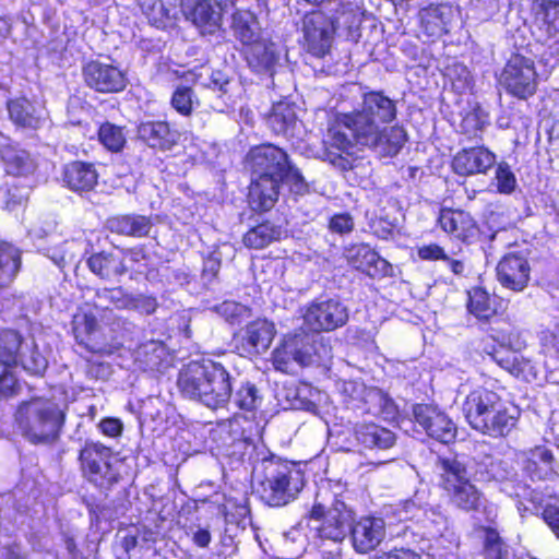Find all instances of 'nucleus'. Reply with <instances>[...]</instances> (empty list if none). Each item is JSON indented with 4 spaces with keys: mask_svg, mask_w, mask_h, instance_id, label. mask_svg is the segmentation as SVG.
Segmentation results:
<instances>
[{
    "mask_svg": "<svg viewBox=\"0 0 559 559\" xmlns=\"http://www.w3.org/2000/svg\"><path fill=\"white\" fill-rule=\"evenodd\" d=\"M521 469L532 481L555 480L559 477L554 453L545 445H535L523 452Z\"/></svg>",
    "mask_w": 559,
    "mask_h": 559,
    "instance_id": "obj_22",
    "label": "nucleus"
},
{
    "mask_svg": "<svg viewBox=\"0 0 559 559\" xmlns=\"http://www.w3.org/2000/svg\"><path fill=\"white\" fill-rule=\"evenodd\" d=\"M417 255L424 261H443L448 260V254L443 247L436 242L423 245L417 248Z\"/></svg>",
    "mask_w": 559,
    "mask_h": 559,
    "instance_id": "obj_54",
    "label": "nucleus"
},
{
    "mask_svg": "<svg viewBox=\"0 0 559 559\" xmlns=\"http://www.w3.org/2000/svg\"><path fill=\"white\" fill-rule=\"evenodd\" d=\"M0 162L4 173L13 177H25L36 168L32 154L11 139L0 144Z\"/></svg>",
    "mask_w": 559,
    "mask_h": 559,
    "instance_id": "obj_25",
    "label": "nucleus"
},
{
    "mask_svg": "<svg viewBox=\"0 0 559 559\" xmlns=\"http://www.w3.org/2000/svg\"><path fill=\"white\" fill-rule=\"evenodd\" d=\"M518 509L522 515L530 513L543 520L546 526L559 539V506L545 503L542 492L531 490L530 493L519 502Z\"/></svg>",
    "mask_w": 559,
    "mask_h": 559,
    "instance_id": "obj_27",
    "label": "nucleus"
},
{
    "mask_svg": "<svg viewBox=\"0 0 559 559\" xmlns=\"http://www.w3.org/2000/svg\"><path fill=\"white\" fill-rule=\"evenodd\" d=\"M371 559H423V557L412 548L393 547L390 550L374 555Z\"/></svg>",
    "mask_w": 559,
    "mask_h": 559,
    "instance_id": "obj_55",
    "label": "nucleus"
},
{
    "mask_svg": "<svg viewBox=\"0 0 559 559\" xmlns=\"http://www.w3.org/2000/svg\"><path fill=\"white\" fill-rule=\"evenodd\" d=\"M99 430L103 435L116 438L121 436L123 431V424L119 418L116 417H105L98 424Z\"/></svg>",
    "mask_w": 559,
    "mask_h": 559,
    "instance_id": "obj_57",
    "label": "nucleus"
},
{
    "mask_svg": "<svg viewBox=\"0 0 559 559\" xmlns=\"http://www.w3.org/2000/svg\"><path fill=\"white\" fill-rule=\"evenodd\" d=\"M9 120L16 129L37 130L43 120L34 103L24 95L10 97L5 102Z\"/></svg>",
    "mask_w": 559,
    "mask_h": 559,
    "instance_id": "obj_29",
    "label": "nucleus"
},
{
    "mask_svg": "<svg viewBox=\"0 0 559 559\" xmlns=\"http://www.w3.org/2000/svg\"><path fill=\"white\" fill-rule=\"evenodd\" d=\"M275 336L274 322L258 317L234 334L235 348L243 357L259 356L271 347Z\"/></svg>",
    "mask_w": 559,
    "mask_h": 559,
    "instance_id": "obj_16",
    "label": "nucleus"
},
{
    "mask_svg": "<svg viewBox=\"0 0 559 559\" xmlns=\"http://www.w3.org/2000/svg\"><path fill=\"white\" fill-rule=\"evenodd\" d=\"M287 230L270 219H264L249 228L242 236V243L248 249L261 250L273 242L286 238Z\"/></svg>",
    "mask_w": 559,
    "mask_h": 559,
    "instance_id": "obj_32",
    "label": "nucleus"
},
{
    "mask_svg": "<svg viewBox=\"0 0 559 559\" xmlns=\"http://www.w3.org/2000/svg\"><path fill=\"white\" fill-rule=\"evenodd\" d=\"M497 156L484 145L459 150L451 160L452 171L461 177L486 175L496 164Z\"/></svg>",
    "mask_w": 559,
    "mask_h": 559,
    "instance_id": "obj_21",
    "label": "nucleus"
},
{
    "mask_svg": "<svg viewBox=\"0 0 559 559\" xmlns=\"http://www.w3.org/2000/svg\"><path fill=\"white\" fill-rule=\"evenodd\" d=\"M437 225L451 239L464 245L477 242L481 229L475 217L463 209L442 206L437 216Z\"/></svg>",
    "mask_w": 559,
    "mask_h": 559,
    "instance_id": "obj_17",
    "label": "nucleus"
},
{
    "mask_svg": "<svg viewBox=\"0 0 559 559\" xmlns=\"http://www.w3.org/2000/svg\"><path fill=\"white\" fill-rule=\"evenodd\" d=\"M355 439L366 449L386 450L395 444L396 436L376 423H361L354 429Z\"/></svg>",
    "mask_w": 559,
    "mask_h": 559,
    "instance_id": "obj_33",
    "label": "nucleus"
},
{
    "mask_svg": "<svg viewBox=\"0 0 559 559\" xmlns=\"http://www.w3.org/2000/svg\"><path fill=\"white\" fill-rule=\"evenodd\" d=\"M443 4H430L419 12L423 33L431 40L439 39L449 33V19Z\"/></svg>",
    "mask_w": 559,
    "mask_h": 559,
    "instance_id": "obj_36",
    "label": "nucleus"
},
{
    "mask_svg": "<svg viewBox=\"0 0 559 559\" xmlns=\"http://www.w3.org/2000/svg\"><path fill=\"white\" fill-rule=\"evenodd\" d=\"M71 330L76 344L86 353L80 355L85 362L86 377L94 380L107 379L111 366L104 358L112 355L117 347L100 332L96 316L91 311H78L72 317Z\"/></svg>",
    "mask_w": 559,
    "mask_h": 559,
    "instance_id": "obj_7",
    "label": "nucleus"
},
{
    "mask_svg": "<svg viewBox=\"0 0 559 559\" xmlns=\"http://www.w3.org/2000/svg\"><path fill=\"white\" fill-rule=\"evenodd\" d=\"M296 106L289 102H278L272 106L269 124L275 133H286L296 123Z\"/></svg>",
    "mask_w": 559,
    "mask_h": 559,
    "instance_id": "obj_42",
    "label": "nucleus"
},
{
    "mask_svg": "<svg viewBox=\"0 0 559 559\" xmlns=\"http://www.w3.org/2000/svg\"><path fill=\"white\" fill-rule=\"evenodd\" d=\"M22 267V252L13 243L0 240V292L10 287Z\"/></svg>",
    "mask_w": 559,
    "mask_h": 559,
    "instance_id": "obj_37",
    "label": "nucleus"
},
{
    "mask_svg": "<svg viewBox=\"0 0 559 559\" xmlns=\"http://www.w3.org/2000/svg\"><path fill=\"white\" fill-rule=\"evenodd\" d=\"M280 183L285 185L289 192L297 197H304L310 193V186L306 181L301 171L290 162L283 174L280 176Z\"/></svg>",
    "mask_w": 559,
    "mask_h": 559,
    "instance_id": "obj_47",
    "label": "nucleus"
},
{
    "mask_svg": "<svg viewBox=\"0 0 559 559\" xmlns=\"http://www.w3.org/2000/svg\"><path fill=\"white\" fill-rule=\"evenodd\" d=\"M214 310L231 325L240 324L243 319L251 316V309L248 306L234 300H224L216 305Z\"/></svg>",
    "mask_w": 559,
    "mask_h": 559,
    "instance_id": "obj_49",
    "label": "nucleus"
},
{
    "mask_svg": "<svg viewBox=\"0 0 559 559\" xmlns=\"http://www.w3.org/2000/svg\"><path fill=\"white\" fill-rule=\"evenodd\" d=\"M85 85L100 94H117L128 86L127 72L112 62L91 59L82 66Z\"/></svg>",
    "mask_w": 559,
    "mask_h": 559,
    "instance_id": "obj_15",
    "label": "nucleus"
},
{
    "mask_svg": "<svg viewBox=\"0 0 559 559\" xmlns=\"http://www.w3.org/2000/svg\"><path fill=\"white\" fill-rule=\"evenodd\" d=\"M121 547L127 551H131L138 545V536L134 534H127L121 539Z\"/></svg>",
    "mask_w": 559,
    "mask_h": 559,
    "instance_id": "obj_64",
    "label": "nucleus"
},
{
    "mask_svg": "<svg viewBox=\"0 0 559 559\" xmlns=\"http://www.w3.org/2000/svg\"><path fill=\"white\" fill-rule=\"evenodd\" d=\"M255 23L257 20L254 16L248 20L242 15H234L231 29L235 37L242 44L243 47L262 38L260 32L254 27Z\"/></svg>",
    "mask_w": 559,
    "mask_h": 559,
    "instance_id": "obj_48",
    "label": "nucleus"
},
{
    "mask_svg": "<svg viewBox=\"0 0 559 559\" xmlns=\"http://www.w3.org/2000/svg\"><path fill=\"white\" fill-rule=\"evenodd\" d=\"M241 53L248 67L258 74L273 71L277 62V55L272 44L263 38L242 47Z\"/></svg>",
    "mask_w": 559,
    "mask_h": 559,
    "instance_id": "obj_34",
    "label": "nucleus"
},
{
    "mask_svg": "<svg viewBox=\"0 0 559 559\" xmlns=\"http://www.w3.org/2000/svg\"><path fill=\"white\" fill-rule=\"evenodd\" d=\"M396 118V102L384 91H365L352 110L334 114L328 128L325 159L346 173L354 168L349 156L355 146L379 151L385 157L397 155L407 141V132L402 126L392 124Z\"/></svg>",
    "mask_w": 559,
    "mask_h": 559,
    "instance_id": "obj_1",
    "label": "nucleus"
},
{
    "mask_svg": "<svg viewBox=\"0 0 559 559\" xmlns=\"http://www.w3.org/2000/svg\"><path fill=\"white\" fill-rule=\"evenodd\" d=\"M213 11L206 1H198L191 11L195 23L206 24L212 17Z\"/></svg>",
    "mask_w": 559,
    "mask_h": 559,
    "instance_id": "obj_59",
    "label": "nucleus"
},
{
    "mask_svg": "<svg viewBox=\"0 0 559 559\" xmlns=\"http://www.w3.org/2000/svg\"><path fill=\"white\" fill-rule=\"evenodd\" d=\"M23 343L24 337L19 331L10 328L0 329V361L20 365Z\"/></svg>",
    "mask_w": 559,
    "mask_h": 559,
    "instance_id": "obj_41",
    "label": "nucleus"
},
{
    "mask_svg": "<svg viewBox=\"0 0 559 559\" xmlns=\"http://www.w3.org/2000/svg\"><path fill=\"white\" fill-rule=\"evenodd\" d=\"M304 38L307 51L316 58H324L331 50L338 21L320 9L305 14Z\"/></svg>",
    "mask_w": 559,
    "mask_h": 559,
    "instance_id": "obj_12",
    "label": "nucleus"
},
{
    "mask_svg": "<svg viewBox=\"0 0 559 559\" xmlns=\"http://www.w3.org/2000/svg\"><path fill=\"white\" fill-rule=\"evenodd\" d=\"M305 328L313 333L332 332L349 319L348 308L338 299L312 300L302 314Z\"/></svg>",
    "mask_w": 559,
    "mask_h": 559,
    "instance_id": "obj_13",
    "label": "nucleus"
},
{
    "mask_svg": "<svg viewBox=\"0 0 559 559\" xmlns=\"http://www.w3.org/2000/svg\"><path fill=\"white\" fill-rule=\"evenodd\" d=\"M439 487L448 502L465 513H477L484 508V492L471 479L467 467L456 459L438 457Z\"/></svg>",
    "mask_w": 559,
    "mask_h": 559,
    "instance_id": "obj_9",
    "label": "nucleus"
},
{
    "mask_svg": "<svg viewBox=\"0 0 559 559\" xmlns=\"http://www.w3.org/2000/svg\"><path fill=\"white\" fill-rule=\"evenodd\" d=\"M114 450L100 441L86 440L78 452L81 475L99 488H109L120 479Z\"/></svg>",
    "mask_w": 559,
    "mask_h": 559,
    "instance_id": "obj_10",
    "label": "nucleus"
},
{
    "mask_svg": "<svg viewBox=\"0 0 559 559\" xmlns=\"http://www.w3.org/2000/svg\"><path fill=\"white\" fill-rule=\"evenodd\" d=\"M98 177L95 164L85 160H71L61 170L63 186L79 194L93 191L98 183Z\"/></svg>",
    "mask_w": 559,
    "mask_h": 559,
    "instance_id": "obj_23",
    "label": "nucleus"
},
{
    "mask_svg": "<svg viewBox=\"0 0 559 559\" xmlns=\"http://www.w3.org/2000/svg\"><path fill=\"white\" fill-rule=\"evenodd\" d=\"M97 140L106 151L114 154L121 153L127 146V128L104 121L97 128Z\"/></svg>",
    "mask_w": 559,
    "mask_h": 559,
    "instance_id": "obj_40",
    "label": "nucleus"
},
{
    "mask_svg": "<svg viewBox=\"0 0 559 559\" xmlns=\"http://www.w3.org/2000/svg\"><path fill=\"white\" fill-rule=\"evenodd\" d=\"M311 346L300 334H286L273 349L271 361L275 370L289 373L293 365L308 367L312 362Z\"/></svg>",
    "mask_w": 559,
    "mask_h": 559,
    "instance_id": "obj_18",
    "label": "nucleus"
},
{
    "mask_svg": "<svg viewBox=\"0 0 559 559\" xmlns=\"http://www.w3.org/2000/svg\"><path fill=\"white\" fill-rule=\"evenodd\" d=\"M496 190L501 194H511L516 187V178L506 162L497 165L495 170Z\"/></svg>",
    "mask_w": 559,
    "mask_h": 559,
    "instance_id": "obj_51",
    "label": "nucleus"
},
{
    "mask_svg": "<svg viewBox=\"0 0 559 559\" xmlns=\"http://www.w3.org/2000/svg\"><path fill=\"white\" fill-rule=\"evenodd\" d=\"M499 83L510 96L528 99L536 94L538 87L534 60L521 53H512L501 70Z\"/></svg>",
    "mask_w": 559,
    "mask_h": 559,
    "instance_id": "obj_11",
    "label": "nucleus"
},
{
    "mask_svg": "<svg viewBox=\"0 0 559 559\" xmlns=\"http://www.w3.org/2000/svg\"><path fill=\"white\" fill-rule=\"evenodd\" d=\"M88 270L103 280L121 276L127 272L123 257L115 251L102 250L86 259Z\"/></svg>",
    "mask_w": 559,
    "mask_h": 559,
    "instance_id": "obj_35",
    "label": "nucleus"
},
{
    "mask_svg": "<svg viewBox=\"0 0 559 559\" xmlns=\"http://www.w3.org/2000/svg\"><path fill=\"white\" fill-rule=\"evenodd\" d=\"M352 261L357 270L372 278L393 275L392 264L367 243H361L356 248Z\"/></svg>",
    "mask_w": 559,
    "mask_h": 559,
    "instance_id": "obj_30",
    "label": "nucleus"
},
{
    "mask_svg": "<svg viewBox=\"0 0 559 559\" xmlns=\"http://www.w3.org/2000/svg\"><path fill=\"white\" fill-rule=\"evenodd\" d=\"M466 310L476 319L478 328L492 343L483 341V354L515 379L530 381L535 378L531 359L512 348L519 331L507 313L501 298L491 295L484 286L475 285L466 290Z\"/></svg>",
    "mask_w": 559,
    "mask_h": 559,
    "instance_id": "obj_2",
    "label": "nucleus"
},
{
    "mask_svg": "<svg viewBox=\"0 0 559 559\" xmlns=\"http://www.w3.org/2000/svg\"><path fill=\"white\" fill-rule=\"evenodd\" d=\"M247 162L253 175L280 178L290 158L284 148L272 143H262L250 148Z\"/></svg>",
    "mask_w": 559,
    "mask_h": 559,
    "instance_id": "obj_19",
    "label": "nucleus"
},
{
    "mask_svg": "<svg viewBox=\"0 0 559 559\" xmlns=\"http://www.w3.org/2000/svg\"><path fill=\"white\" fill-rule=\"evenodd\" d=\"M67 414L52 399L31 396L16 405L14 423L21 435L34 445H52L61 437Z\"/></svg>",
    "mask_w": 559,
    "mask_h": 559,
    "instance_id": "obj_5",
    "label": "nucleus"
},
{
    "mask_svg": "<svg viewBox=\"0 0 559 559\" xmlns=\"http://www.w3.org/2000/svg\"><path fill=\"white\" fill-rule=\"evenodd\" d=\"M193 95L190 86L180 85L173 93L171 106L178 114L188 117L193 111Z\"/></svg>",
    "mask_w": 559,
    "mask_h": 559,
    "instance_id": "obj_50",
    "label": "nucleus"
},
{
    "mask_svg": "<svg viewBox=\"0 0 559 559\" xmlns=\"http://www.w3.org/2000/svg\"><path fill=\"white\" fill-rule=\"evenodd\" d=\"M234 402L243 412H255L262 403V396L253 383L246 381L236 390Z\"/></svg>",
    "mask_w": 559,
    "mask_h": 559,
    "instance_id": "obj_46",
    "label": "nucleus"
},
{
    "mask_svg": "<svg viewBox=\"0 0 559 559\" xmlns=\"http://www.w3.org/2000/svg\"><path fill=\"white\" fill-rule=\"evenodd\" d=\"M354 217L348 212L334 213L328 221V228L331 233L346 235L354 230Z\"/></svg>",
    "mask_w": 559,
    "mask_h": 559,
    "instance_id": "obj_52",
    "label": "nucleus"
},
{
    "mask_svg": "<svg viewBox=\"0 0 559 559\" xmlns=\"http://www.w3.org/2000/svg\"><path fill=\"white\" fill-rule=\"evenodd\" d=\"M19 365L0 361V399L11 400L22 391V384L16 373Z\"/></svg>",
    "mask_w": 559,
    "mask_h": 559,
    "instance_id": "obj_45",
    "label": "nucleus"
},
{
    "mask_svg": "<svg viewBox=\"0 0 559 559\" xmlns=\"http://www.w3.org/2000/svg\"><path fill=\"white\" fill-rule=\"evenodd\" d=\"M496 460L492 455L486 454L480 461L476 462L474 477L477 481L490 483L496 479L495 466Z\"/></svg>",
    "mask_w": 559,
    "mask_h": 559,
    "instance_id": "obj_53",
    "label": "nucleus"
},
{
    "mask_svg": "<svg viewBox=\"0 0 559 559\" xmlns=\"http://www.w3.org/2000/svg\"><path fill=\"white\" fill-rule=\"evenodd\" d=\"M543 346L559 356V328L554 331H546L542 338Z\"/></svg>",
    "mask_w": 559,
    "mask_h": 559,
    "instance_id": "obj_60",
    "label": "nucleus"
},
{
    "mask_svg": "<svg viewBox=\"0 0 559 559\" xmlns=\"http://www.w3.org/2000/svg\"><path fill=\"white\" fill-rule=\"evenodd\" d=\"M262 499L270 507H284L299 496L305 487V472L295 461L270 453L261 460Z\"/></svg>",
    "mask_w": 559,
    "mask_h": 559,
    "instance_id": "obj_8",
    "label": "nucleus"
},
{
    "mask_svg": "<svg viewBox=\"0 0 559 559\" xmlns=\"http://www.w3.org/2000/svg\"><path fill=\"white\" fill-rule=\"evenodd\" d=\"M349 532L354 549L361 555L374 550L384 536L382 521L374 516H362L354 521Z\"/></svg>",
    "mask_w": 559,
    "mask_h": 559,
    "instance_id": "obj_24",
    "label": "nucleus"
},
{
    "mask_svg": "<svg viewBox=\"0 0 559 559\" xmlns=\"http://www.w3.org/2000/svg\"><path fill=\"white\" fill-rule=\"evenodd\" d=\"M535 25L547 38L559 35V0H527Z\"/></svg>",
    "mask_w": 559,
    "mask_h": 559,
    "instance_id": "obj_31",
    "label": "nucleus"
},
{
    "mask_svg": "<svg viewBox=\"0 0 559 559\" xmlns=\"http://www.w3.org/2000/svg\"><path fill=\"white\" fill-rule=\"evenodd\" d=\"M249 185L248 200L252 209L267 212L274 207L280 198V179L271 176L254 175Z\"/></svg>",
    "mask_w": 559,
    "mask_h": 559,
    "instance_id": "obj_28",
    "label": "nucleus"
},
{
    "mask_svg": "<svg viewBox=\"0 0 559 559\" xmlns=\"http://www.w3.org/2000/svg\"><path fill=\"white\" fill-rule=\"evenodd\" d=\"M124 254L133 266H147L151 263V254L146 245H136L129 248Z\"/></svg>",
    "mask_w": 559,
    "mask_h": 559,
    "instance_id": "obj_56",
    "label": "nucleus"
},
{
    "mask_svg": "<svg viewBox=\"0 0 559 559\" xmlns=\"http://www.w3.org/2000/svg\"><path fill=\"white\" fill-rule=\"evenodd\" d=\"M192 542L199 548H207L212 542L211 532L207 528H198L192 536Z\"/></svg>",
    "mask_w": 559,
    "mask_h": 559,
    "instance_id": "obj_61",
    "label": "nucleus"
},
{
    "mask_svg": "<svg viewBox=\"0 0 559 559\" xmlns=\"http://www.w3.org/2000/svg\"><path fill=\"white\" fill-rule=\"evenodd\" d=\"M177 386L182 396L213 409L225 407L233 393L230 373L223 364L212 359L185 365L178 373Z\"/></svg>",
    "mask_w": 559,
    "mask_h": 559,
    "instance_id": "obj_4",
    "label": "nucleus"
},
{
    "mask_svg": "<svg viewBox=\"0 0 559 559\" xmlns=\"http://www.w3.org/2000/svg\"><path fill=\"white\" fill-rule=\"evenodd\" d=\"M221 264V259L217 257L213 254L206 255L202 265V278L206 282H213L219 273Z\"/></svg>",
    "mask_w": 559,
    "mask_h": 559,
    "instance_id": "obj_58",
    "label": "nucleus"
},
{
    "mask_svg": "<svg viewBox=\"0 0 559 559\" xmlns=\"http://www.w3.org/2000/svg\"><path fill=\"white\" fill-rule=\"evenodd\" d=\"M343 491L332 480L318 486L313 504L306 514V519L320 522L316 527L318 538L341 543L350 531L355 513L344 502Z\"/></svg>",
    "mask_w": 559,
    "mask_h": 559,
    "instance_id": "obj_6",
    "label": "nucleus"
},
{
    "mask_svg": "<svg viewBox=\"0 0 559 559\" xmlns=\"http://www.w3.org/2000/svg\"><path fill=\"white\" fill-rule=\"evenodd\" d=\"M138 139L151 148L171 150L178 141V134L168 122L162 120L142 121L136 127Z\"/></svg>",
    "mask_w": 559,
    "mask_h": 559,
    "instance_id": "obj_26",
    "label": "nucleus"
},
{
    "mask_svg": "<svg viewBox=\"0 0 559 559\" xmlns=\"http://www.w3.org/2000/svg\"><path fill=\"white\" fill-rule=\"evenodd\" d=\"M488 124V114L477 104L462 117L460 132L467 141L479 142L483 141V133Z\"/></svg>",
    "mask_w": 559,
    "mask_h": 559,
    "instance_id": "obj_39",
    "label": "nucleus"
},
{
    "mask_svg": "<svg viewBox=\"0 0 559 559\" xmlns=\"http://www.w3.org/2000/svg\"><path fill=\"white\" fill-rule=\"evenodd\" d=\"M25 201H26L25 195L12 193L10 188L7 190V198H5L7 206L14 207L16 205L23 204Z\"/></svg>",
    "mask_w": 559,
    "mask_h": 559,
    "instance_id": "obj_63",
    "label": "nucleus"
},
{
    "mask_svg": "<svg viewBox=\"0 0 559 559\" xmlns=\"http://www.w3.org/2000/svg\"><path fill=\"white\" fill-rule=\"evenodd\" d=\"M464 417L476 432L502 439L516 428L520 411L495 390L478 386L472 390L463 403Z\"/></svg>",
    "mask_w": 559,
    "mask_h": 559,
    "instance_id": "obj_3",
    "label": "nucleus"
},
{
    "mask_svg": "<svg viewBox=\"0 0 559 559\" xmlns=\"http://www.w3.org/2000/svg\"><path fill=\"white\" fill-rule=\"evenodd\" d=\"M497 281L503 288L520 293L531 281V265L521 252H508L496 266Z\"/></svg>",
    "mask_w": 559,
    "mask_h": 559,
    "instance_id": "obj_20",
    "label": "nucleus"
},
{
    "mask_svg": "<svg viewBox=\"0 0 559 559\" xmlns=\"http://www.w3.org/2000/svg\"><path fill=\"white\" fill-rule=\"evenodd\" d=\"M140 8L152 26L165 29L173 24L170 10L164 0H141Z\"/></svg>",
    "mask_w": 559,
    "mask_h": 559,
    "instance_id": "obj_44",
    "label": "nucleus"
},
{
    "mask_svg": "<svg viewBox=\"0 0 559 559\" xmlns=\"http://www.w3.org/2000/svg\"><path fill=\"white\" fill-rule=\"evenodd\" d=\"M109 224L117 234L135 238L148 236L153 226L148 216L138 214L115 216L109 221Z\"/></svg>",
    "mask_w": 559,
    "mask_h": 559,
    "instance_id": "obj_38",
    "label": "nucleus"
},
{
    "mask_svg": "<svg viewBox=\"0 0 559 559\" xmlns=\"http://www.w3.org/2000/svg\"><path fill=\"white\" fill-rule=\"evenodd\" d=\"M47 367V361L41 355L33 359V365H25L24 369L32 374L41 376Z\"/></svg>",
    "mask_w": 559,
    "mask_h": 559,
    "instance_id": "obj_62",
    "label": "nucleus"
},
{
    "mask_svg": "<svg viewBox=\"0 0 559 559\" xmlns=\"http://www.w3.org/2000/svg\"><path fill=\"white\" fill-rule=\"evenodd\" d=\"M413 420L425 433L443 444L454 443L457 437V426L436 404L415 403L412 407Z\"/></svg>",
    "mask_w": 559,
    "mask_h": 559,
    "instance_id": "obj_14",
    "label": "nucleus"
},
{
    "mask_svg": "<svg viewBox=\"0 0 559 559\" xmlns=\"http://www.w3.org/2000/svg\"><path fill=\"white\" fill-rule=\"evenodd\" d=\"M484 533L481 555L484 559H510L509 547L497 528L481 526Z\"/></svg>",
    "mask_w": 559,
    "mask_h": 559,
    "instance_id": "obj_43",
    "label": "nucleus"
}]
</instances>
